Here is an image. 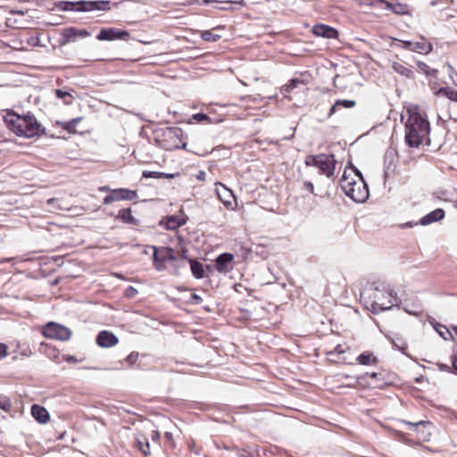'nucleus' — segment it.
<instances>
[{
    "mask_svg": "<svg viewBox=\"0 0 457 457\" xmlns=\"http://www.w3.org/2000/svg\"><path fill=\"white\" fill-rule=\"evenodd\" d=\"M165 140L171 141L170 148H186L187 143L183 138V130L179 127H166L162 129Z\"/></svg>",
    "mask_w": 457,
    "mask_h": 457,
    "instance_id": "obj_9",
    "label": "nucleus"
},
{
    "mask_svg": "<svg viewBox=\"0 0 457 457\" xmlns=\"http://www.w3.org/2000/svg\"><path fill=\"white\" fill-rule=\"evenodd\" d=\"M70 94L68 92H65V91H62V89H56L55 90V96L58 97V98H63L64 96H69Z\"/></svg>",
    "mask_w": 457,
    "mask_h": 457,
    "instance_id": "obj_44",
    "label": "nucleus"
},
{
    "mask_svg": "<svg viewBox=\"0 0 457 457\" xmlns=\"http://www.w3.org/2000/svg\"><path fill=\"white\" fill-rule=\"evenodd\" d=\"M201 37L206 42H217L220 36L213 34L211 30H204L202 32Z\"/></svg>",
    "mask_w": 457,
    "mask_h": 457,
    "instance_id": "obj_35",
    "label": "nucleus"
},
{
    "mask_svg": "<svg viewBox=\"0 0 457 457\" xmlns=\"http://www.w3.org/2000/svg\"><path fill=\"white\" fill-rule=\"evenodd\" d=\"M359 364L361 365H370L377 364L378 358L370 352H363L361 353L356 359Z\"/></svg>",
    "mask_w": 457,
    "mask_h": 457,
    "instance_id": "obj_25",
    "label": "nucleus"
},
{
    "mask_svg": "<svg viewBox=\"0 0 457 457\" xmlns=\"http://www.w3.org/2000/svg\"><path fill=\"white\" fill-rule=\"evenodd\" d=\"M71 361H76V358L74 356H71Z\"/></svg>",
    "mask_w": 457,
    "mask_h": 457,
    "instance_id": "obj_58",
    "label": "nucleus"
},
{
    "mask_svg": "<svg viewBox=\"0 0 457 457\" xmlns=\"http://www.w3.org/2000/svg\"><path fill=\"white\" fill-rule=\"evenodd\" d=\"M453 328L455 331V333L457 334V326L453 327Z\"/></svg>",
    "mask_w": 457,
    "mask_h": 457,
    "instance_id": "obj_59",
    "label": "nucleus"
},
{
    "mask_svg": "<svg viewBox=\"0 0 457 457\" xmlns=\"http://www.w3.org/2000/svg\"><path fill=\"white\" fill-rule=\"evenodd\" d=\"M440 370L449 371L450 367L446 364H438Z\"/></svg>",
    "mask_w": 457,
    "mask_h": 457,
    "instance_id": "obj_51",
    "label": "nucleus"
},
{
    "mask_svg": "<svg viewBox=\"0 0 457 457\" xmlns=\"http://www.w3.org/2000/svg\"><path fill=\"white\" fill-rule=\"evenodd\" d=\"M335 352H337V353H345L344 349L342 348V346L340 345H337L335 347Z\"/></svg>",
    "mask_w": 457,
    "mask_h": 457,
    "instance_id": "obj_52",
    "label": "nucleus"
},
{
    "mask_svg": "<svg viewBox=\"0 0 457 457\" xmlns=\"http://www.w3.org/2000/svg\"><path fill=\"white\" fill-rule=\"evenodd\" d=\"M345 377L346 378H352V377H351V376H349V375H345Z\"/></svg>",
    "mask_w": 457,
    "mask_h": 457,
    "instance_id": "obj_61",
    "label": "nucleus"
},
{
    "mask_svg": "<svg viewBox=\"0 0 457 457\" xmlns=\"http://www.w3.org/2000/svg\"><path fill=\"white\" fill-rule=\"evenodd\" d=\"M393 345L395 347L402 351H404L407 348V345L405 343H402V345H400L399 343H397L395 340H393Z\"/></svg>",
    "mask_w": 457,
    "mask_h": 457,
    "instance_id": "obj_46",
    "label": "nucleus"
},
{
    "mask_svg": "<svg viewBox=\"0 0 457 457\" xmlns=\"http://www.w3.org/2000/svg\"><path fill=\"white\" fill-rule=\"evenodd\" d=\"M303 187L304 188H306L307 190H309L311 193H313L314 191V187H313V184L310 181H305L303 183Z\"/></svg>",
    "mask_w": 457,
    "mask_h": 457,
    "instance_id": "obj_45",
    "label": "nucleus"
},
{
    "mask_svg": "<svg viewBox=\"0 0 457 457\" xmlns=\"http://www.w3.org/2000/svg\"><path fill=\"white\" fill-rule=\"evenodd\" d=\"M138 353L137 352H132L130 354H129L126 358V362L129 363V366L133 365L138 359Z\"/></svg>",
    "mask_w": 457,
    "mask_h": 457,
    "instance_id": "obj_41",
    "label": "nucleus"
},
{
    "mask_svg": "<svg viewBox=\"0 0 457 457\" xmlns=\"http://www.w3.org/2000/svg\"><path fill=\"white\" fill-rule=\"evenodd\" d=\"M96 38L99 41H113L118 39L128 41L130 38V35L128 30L116 28H103L97 34Z\"/></svg>",
    "mask_w": 457,
    "mask_h": 457,
    "instance_id": "obj_10",
    "label": "nucleus"
},
{
    "mask_svg": "<svg viewBox=\"0 0 457 457\" xmlns=\"http://www.w3.org/2000/svg\"><path fill=\"white\" fill-rule=\"evenodd\" d=\"M117 217L125 223L133 225L138 224V220L132 216L131 210L129 208L120 210Z\"/></svg>",
    "mask_w": 457,
    "mask_h": 457,
    "instance_id": "obj_27",
    "label": "nucleus"
},
{
    "mask_svg": "<svg viewBox=\"0 0 457 457\" xmlns=\"http://www.w3.org/2000/svg\"><path fill=\"white\" fill-rule=\"evenodd\" d=\"M186 223V220L184 218H179L178 216L172 215L167 219L166 228L170 230H174L179 227L184 225Z\"/></svg>",
    "mask_w": 457,
    "mask_h": 457,
    "instance_id": "obj_28",
    "label": "nucleus"
},
{
    "mask_svg": "<svg viewBox=\"0 0 457 457\" xmlns=\"http://www.w3.org/2000/svg\"><path fill=\"white\" fill-rule=\"evenodd\" d=\"M224 4H226L224 7H222L221 9H224V10H228V9H234L235 7H233L232 5L235 4L237 5V9L242 7L245 5V1L244 0H239V1H228V2H224Z\"/></svg>",
    "mask_w": 457,
    "mask_h": 457,
    "instance_id": "obj_38",
    "label": "nucleus"
},
{
    "mask_svg": "<svg viewBox=\"0 0 457 457\" xmlns=\"http://www.w3.org/2000/svg\"><path fill=\"white\" fill-rule=\"evenodd\" d=\"M234 259L233 254L224 253L220 254L215 260V268L220 273H227L230 271L233 267L231 262Z\"/></svg>",
    "mask_w": 457,
    "mask_h": 457,
    "instance_id": "obj_17",
    "label": "nucleus"
},
{
    "mask_svg": "<svg viewBox=\"0 0 457 457\" xmlns=\"http://www.w3.org/2000/svg\"><path fill=\"white\" fill-rule=\"evenodd\" d=\"M381 377H382L381 373H377V372H370H370H366V373H364V374L355 378V381L357 383H360V384H361L362 382L368 383L367 378H370L372 379H375L378 382H382L383 378Z\"/></svg>",
    "mask_w": 457,
    "mask_h": 457,
    "instance_id": "obj_30",
    "label": "nucleus"
},
{
    "mask_svg": "<svg viewBox=\"0 0 457 457\" xmlns=\"http://www.w3.org/2000/svg\"><path fill=\"white\" fill-rule=\"evenodd\" d=\"M445 211L441 208H437V209L430 212L427 215L423 216L420 220L419 224H420L422 226L429 225L433 222H436V221L443 220L445 218Z\"/></svg>",
    "mask_w": 457,
    "mask_h": 457,
    "instance_id": "obj_19",
    "label": "nucleus"
},
{
    "mask_svg": "<svg viewBox=\"0 0 457 457\" xmlns=\"http://www.w3.org/2000/svg\"><path fill=\"white\" fill-rule=\"evenodd\" d=\"M356 105V101L354 100H341V99H338L335 102V104L331 106L329 112H328V117H331L334 113L337 112V109L339 107H344V108H353Z\"/></svg>",
    "mask_w": 457,
    "mask_h": 457,
    "instance_id": "obj_24",
    "label": "nucleus"
},
{
    "mask_svg": "<svg viewBox=\"0 0 457 457\" xmlns=\"http://www.w3.org/2000/svg\"><path fill=\"white\" fill-rule=\"evenodd\" d=\"M409 118L405 123V142L410 147H419L430 131L428 120L417 111L408 110Z\"/></svg>",
    "mask_w": 457,
    "mask_h": 457,
    "instance_id": "obj_2",
    "label": "nucleus"
},
{
    "mask_svg": "<svg viewBox=\"0 0 457 457\" xmlns=\"http://www.w3.org/2000/svg\"><path fill=\"white\" fill-rule=\"evenodd\" d=\"M417 67L420 71L425 73L426 75H436L437 72L436 70L430 69L429 66L424 62H418Z\"/></svg>",
    "mask_w": 457,
    "mask_h": 457,
    "instance_id": "obj_36",
    "label": "nucleus"
},
{
    "mask_svg": "<svg viewBox=\"0 0 457 457\" xmlns=\"http://www.w3.org/2000/svg\"><path fill=\"white\" fill-rule=\"evenodd\" d=\"M82 118H74L69 121L62 123V128L70 133L76 131L77 125L80 122Z\"/></svg>",
    "mask_w": 457,
    "mask_h": 457,
    "instance_id": "obj_33",
    "label": "nucleus"
},
{
    "mask_svg": "<svg viewBox=\"0 0 457 457\" xmlns=\"http://www.w3.org/2000/svg\"><path fill=\"white\" fill-rule=\"evenodd\" d=\"M159 438H160V433L158 431H155V430L153 431V433H152V440L153 441H157V440H159Z\"/></svg>",
    "mask_w": 457,
    "mask_h": 457,
    "instance_id": "obj_49",
    "label": "nucleus"
},
{
    "mask_svg": "<svg viewBox=\"0 0 457 457\" xmlns=\"http://www.w3.org/2000/svg\"><path fill=\"white\" fill-rule=\"evenodd\" d=\"M434 328L443 339L448 340L450 338H453L451 332L445 325H442L440 323H435Z\"/></svg>",
    "mask_w": 457,
    "mask_h": 457,
    "instance_id": "obj_31",
    "label": "nucleus"
},
{
    "mask_svg": "<svg viewBox=\"0 0 457 457\" xmlns=\"http://www.w3.org/2000/svg\"><path fill=\"white\" fill-rule=\"evenodd\" d=\"M457 357L453 358V369L454 370V372L457 373Z\"/></svg>",
    "mask_w": 457,
    "mask_h": 457,
    "instance_id": "obj_53",
    "label": "nucleus"
},
{
    "mask_svg": "<svg viewBox=\"0 0 457 457\" xmlns=\"http://www.w3.org/2000/svg\"><path fill=\"white\" fill-rule=\"evenodd\" d=\"M312 33L317 37H322L325 38H337L338 32L333 27L326 24H316L312 27Z\"/></svg>",
    "mask_w": 457,
    "mask_h": 457,
    "instance_id": "obj_18",
    "label": "nucleus"
},
{
    "mask_svg": "<svg viewBox=\"0 0 457 457\" xmlns=\"http://www.w3.org/2000/svg\"><path fill=\"white\" fill-rule=\"evenodd\" d=\"M366 307L374 314L390 310L396 303V294L388 288L366 290L361 295Z\"/></svg>",
    "mask_w": 457,
    "mask_h": 457,
    "instance_id": "obj_3",
    "label": "nucleus"
},
{
    "mask_svg": "<svg viewBox=\"0 0 457 457\" xmlns=\"http://www.w3.org/2000/svg\"><path fill=\"white\" fill-rule=\"evenodd\" d=\"M91 34L85 29H77L75 27H68L62 29L61 33L60 44L62 46L75 42L79 37H87Z\"/></svg>",
    "mask_w": 457,
    "mask_h": 457,
    "instance_id": "obj_11",
    "label": "nucleus"
},
{
    "mask_svg": "<svg viewBox=\"0 0 457 457\" xmlns=\"http://www.w3.org/2000/svg\"><path fill=\"white\" fill-rule=\"evenodd\" d=\"M203 301L202 297L196 294H193L190 296V303L195 304H199Z\"/></svg>",
    "mask_w": 457,
    "mask_h": 457,
    "instance_id": "obj_43",
    "label": "nucleus"
},
{
    "mask_svg": "<svg viewBox=\"0 0 457 457\" xmlns=\"http://www.w3.org/2000/svg\"><path fill=\"white\" fill-rule=\"evenodd\" d=\"M137 196V191L119 188L112 190L110 195L104 198V204H110L115 201L134 200Z\"/></svg>",
    "mask_w": 457,
    "mask_h": 457,
    "instance_id": "obj_13",
    "label": "nucleus"
},
{
    "mask_svg": "<svg viewBox=\"0 0 457 457\" xmlns=\"http://www.w3.org/2000/svg\"><path fill=\"white\" fill-rule=\"evenodd\" d=\"M216 186V193L219 199L223 203V204L227 208H230L232 206V200L235 198L232 190L228 188L221 182L215 183Z\"/></svg>",
    "mask_w": 457,
    "mask_h": 457,
    "instance_id": "obj_16",
    "label": "nucleus"
},
{
    "mask_svg": "<svg viewBox=\"0 0 457 457\" xmlns=\"http://www.w3.org/2000/svg\"><path fill=\"white\" fill-rule=\"evenodd\" d=\"M4 121L19 137H33L45 134V128L33 114L19 115L12 112L7 113Z\"/></svg>",
    "mask_w": 457,
    "mask_h": 457,
    "instance_id": "obj_1",
    "label": "nucleus"
},
{
    "mask_svg": "<svg viewBox=\"0 0 457 457\" xmlns=\"http://www.w3.org/2000/svg\"><path fill=\"white\" fill-rule=\"evenodd\" d=\"M392 68L396 73L406 79H414V73L411 66H408L403 62H394Z\"/></svg>",
    "mask_w": 457,
    "mask_h": 457,
    "instance_id": "obj_22",
    "label": "nucleus"
},
{
    "mask_svg": "<svg viewBox=\"0 0 457 457\" xmlns=\"http://www.w3.org/2000/svg\"><path fill=\"white\" fill-rule=\"evenodd\" d=\"M31 415L37 421L41 424L46 423L50 419V415L47 410L45 407L37 404L32 405Z\"/></svg>",
    "mask_w": 457,
    "mask_h": 457,
    "instance_id": "obj_21",
    "label": "nucleus"
},
{
    "mask_svg": "<svg viewBox=\"0 0 457 457\" xmlns=\"http://www.w3.org/2000/svg\"><path fill=\"white\" fill-rule=\"evenodd\" d=\"M204 4H208L209 0H203Z\"/></svg>",
    "mask_w": 457,
    "mask_h": 457,
    "instance_id": "obj_62",
    "label": "nucleus"
},
{
    "mask_svg": "<svg viewBox=\"0 0 457 457\" xmlns=\"http://www.w3.org/2000/svg\"><path fill=\"white\" fill-rule=\"evenodd\" d=\"M111 2L104 0L97 1H61L56 4V6L61 11L71 12H91V11H107L110 9Z\"/></svg>",
    "mask_w": 457,
    "mask_h": 457,
    "instance_id": "obj_5",
    "label": "nucleus"
},
{
    "mask_svg": "<svg viewBox=\"0 0 457 457\" xmlns=\"http://www.w3.org/2000/svg\"><path fill=\"white\" fill-rule=\"evenodd\" d=\"M183 258L189 262L191 272L195 278L201 279L204 277V268L202 262L195 259L187 258L186 251H183Z\"/></svg>",
    "mask_w": 457,
    "mask_h": 457,
    "instance_id": "obj_20",
    "label": "nucleus"
},
{
    "mask_svg": "<svg viewBox=\"0 0 457 457\" xmlns=\"http://www.w3.org/2000/svg\"><path fill=\"white\" fill-rule=\"evenodd\" d=\"M192 119H194L197 122H211V118L207 114L202 112L194 114L192 116Z\"/></svg>",
    "mask_w": 457,
    "mask_h": 457,
    "instance_id": "obj_39",
    "label": "nucleus"
},
{
    "mask_svg": "<svg viewBox=\"0 0 457 457\" xmlns=\"http://www.w3.org/2000/svg\"><path fill=\"white\" fill-rule=\"evenodd\" d=\"M403 422H404V424H406L408 426V428L411 430H414V431H418L420 427L425 428L427 426H430V422L427 421V420H419L416 422H411V421H403Z\"/></svg>",
    "mask_w": 457,
    "mask_h": 457,
    "instance_id": "obj_34",
    "label": "nucleus"
},
{
    "mask_svg": "<svg viewBox=\"0 0 457 457\" xmlns=\"http://www.w3.org/2000/svg\"><path fill=\"white\" fill-rule=\"evenodd\" d=\"M119 339L115 334L108 330H102L96 336V344L102 348H109L116 345Z\"/></svg>",
    "mask_w": 457,
    "mask_h": 457,
    "instance_id": "obj_15",
    "label": "nucleus"
},
{
    "mask_svg": "<svg viewBox=\"0 0 457 457\" xmlns=\"http://www.w3.org/2000/svg\"><path fill=\"white\" fill-rule=\"evenodd\" d=\"M304 84L305 82L303 79L299 78H294L291 79L286 85L281 87L280 92L283 96H287V95L290 94L293 89L298 87L299 85Z\"/></svg>",
    "mask_w": 457,
    "mask_h": 457,
    "instance_id": "obj_23",
    "label": "nucleus"
},
{
    "mask_svg": "<svg viewBox=\"0 0 457 457\" xmlns=\"http://www.w3.org/2000/svg\"><path fill=\"white\" fill-rule=\"evenodd\" d=\"M449 68V76L453 78V74H455L457 76V72L454 71L453 67L451 64H447Z\"/></svg>",
    "mask_w": 457,
    "mask_h": 457,
    "instance_id": "obj_50",
    "label": "nucleus"
},
{
    "mask_svg": "<svg viewBox=\"0 0 457 457\" xmlns=\"http://www.w3.org/2000/svg\"><path fill=\"white\" fill-rule=\"evenodd\" d=\"M164 436L168 440H170L172 438V433L170 432H165Z\"/></svg>",
    "mask_w": 457,
    "mask_h": 457,
    "instance_id": "obj_55",
    "label": "nucleus"
},
{
    "mask_svg": "<svg viewBox=\"0 0 457 457\" xmlns=\"http://www.w3.org/2000/svg\"><path fill=\"white\" fill-rule=\"evenodd\" d=\"M0 409L7 412L11 411L12 403L8 397H0Z\"/></svg>",
    "mask_w": 457,
    "mask_h": 457,
    "instance_id": "obj_37",
    "label": "nucleus"
},
{
    "mask_svg": "<svg viewBox=\"0 0 457 457\" xmlns=\"http://www.w3.org/2000/svg\"><path fill=\"white\" fill-rule=\"evenodd\" d=\"M55 202H57V199H55V198H50L47 200V204L49 205H53Z\"/></svg>",
    "mask_w": 457,
    "mask_h": 457,
    "instance_id": "obj_54",
    "label": "nucleus"
},
{
    "mask_svg": "<svg viewBox=\"0 0 457 457\" xmlns=\"http://www.w3.org/2000/svg\"><path fill=\"white\" fill-rule=\"evenodd\" d=\"M12 260V258L1 259L0 260V263L8 262H11Z\"/></svg>",
    "mask_w": 457,
    "mask_h": 457,
    "instance_id": "obj_56",
    "label": "nucleus"
},
{
    "mask_svg": "<svg viewBox=\"0 0 457 457\" xmlns=\"http://www.w3.org/2000/svg\"><path fill=\"white\" fill-rule=\"evenodd\" d=\"M206 173L204 170H199L198 174L196 175V179L200 181H204L205 179Z\"/></svg>",
    "mask_w": 457,
    "mask_h": 457,
    "instance_id": "obj_48",
    "label": "nucleus"
},
{
    "mask_svg": "<svg viewBox=\"0 0 457 457\" xmlns=\"http://www.w3.org/2000/svg\"><path fill=\"white\" fill-rule=\"evenodd\" d=\"M421 42L402 41V48L420 54H428L432 51L433 46L429 42H424L425 38L421 37Z\"/></svg>",
    "mask_w": 457,
    "mask_h": 457,
    "instance_id": "obj_14",
    "label": "nucleus"
},
{
    "mask_svg": "<svg viewBox=\"0 0 457 457\" xmlns=\"http://www.w3.org/2000/svg\"><path fill=\"white\" fill-rule=\"evenodd\" d=\"M8 354V347L6 345L0 343V360L6 357Z\"/></svg>",
    "mask_w": 457,
    "mask_h": 457,
    "instance_id": "obj_42",
    "label": "nucleus"
},
{
    "mask_svg": "<svg viewBox=\"0 0 457 457\" xmlns=\"http://www.w3.org/2000/svg\"><path fill=\"white\" fill-rule=\"evenodd\" d=\"M374 386L381 387V385L380 384H376V385H374Z\"/></svg>",
    "mask_w": 457,
    "mask_h": 457,
    "instance_id": "obj_60",
    "label": "nucleus"
},
{
    "mask_svg": "<svg viewBox=\"0 0 457 457\" xmlns=\"http://www.w3.org/2000/svg\"><path fill=\"white\" fill-rule=\"evenodd\" d=\"M99 190H100V191H107V190H109V188H108V187H101L99 188Z\"/></svg>",
    "mask_w": 457,
    "mask_h": 457,
    "instance_id": "obj_57",
    "label": "nucleus"
},
{
    "mask_svg": "<svg viewBox=\"0 0 457 457\" xmlns=\"http://www.w3.org/2000/svg\"><path fill=\"white\" fill-rule=\"evenodd\" d=\"M154 250L153 260H154V267L158 271H162L166 269V262L168 261H176L177 256L175 252L170 247H156L151 246Z\"/></svg>",
    "mask_w": 457,
    "mask_h": 457,
    "instance_id": "obj_8",
    "label": "nucleus"
},
{
    "mask_svg": "<svg viewBox=\"0 0 457 457\" xmlns=\"http://www.w3.org/2000/svg\"><path fill=\"white\" fill-rule=\"evenodd\" d=\"M370 4L381 9L390 10L398 15L409 13V6L406 4L392 3L386 0H370Z\"/></svg>",
    "mask_w": 457,
    "mask_h": 457,
    "instance_id": "obj_12",
    "label": "nucleus"
},
{
    "mask_svg": "<svg viewBox=\"0 0 457 457\" xmlns=\"http://www.w3.org/2000/svg\"><path fill=\"white\" fill-rule=\"evenodd\" d=\"M179 173H164L161 171H150L144 170L142 177L145 179H173L178 176Z\"/></svg>",
    "mask_w": 457,
    "mask_h": 457,
    "instance_id": "obj_26",
    "label": "nucleus"
},
{
    "mask_svg": "<svg viewBox=\"0 0 457 457\" xmlns=\"http://www.w3.org/2000/svg\"><path fill=\"white\" fill-rule=\"evenodd\" d=\"M418 223L419 222H412V221L405 222V223L401 224V228H412V227L416 226Z\"/></svg>",
    "mask_w": 457,
    "mask_h": 457,
    "instance_id": "obj_47",
    "label": "nucleus"
},
{
    "mask_svg": "<svg viewBox=\"0 0 457 457\" xmlns=\"http://www.w3.org/2000/svg\"><path fill=\"white\" fill-rule=\"evenodd\" d=\"M355 172L360 178L359 182L349 180L345 171L340 179V187L344 193L353 201L356 203H364L369 197L368 186L360 170H356Z\"/></svg>",
    "mask_w": 457,
    "mask_h": 457,
    "instance_id": "obj_4",
    "label": "nucleus"
},
{
    "mask_svg": "<svg viewBox=\"0 0 457 457\" xmlns=\"http://www.w3.org/2000/svg\"><path fill=\"white\" fill-rule=\"evenodd\" d=\"M137 449L145 456L150 454V444L147 438L144 437L143 440H137Z\"/></svg>",
    "mask_w": 457,
    "mask_h": 457,
    "instance_id": "obj_32",
    "label": "nucleus"
},
{
    "mask_svg": "<svg viewBox=\"0 0 457 457\" xmlns=\"http://www.w3.org/2000/svg\"><path fill=\"white\" fill-rule=\"evenodd\" d=\"M137 293L138 291L137 288H135L132 286H129L126 288L124 295L127 298H133L137 295Z\"/></svg>",
    "mask_w": 457,
    "mask_h": 457,
    "instance_id": "obj_40",
    "label": "nucleus"
},
{
    "mask_svg": "<svg viewBox=\"0 0 457 457\" xmlns=\"http://www.w3.org/2000/svg\"><path fill=\"white\" fill-rule=\"evenodd\" d=\"M42 334L46 338L67 341L71 336V331L65 326L51 321L43 327Z\"/></svg>",
    "mask_w": 457,
    "mask_h": 457,
    "instance_id": "obj_7",
    "label": "nucleus"
},
{
    "mask_svg": "<svg viewBox=\"0 0 457 457\" xmlns=\"http://www.w3.org/2000/svg\"><path fill=\"white\" fill-rule=\"evenodd\" d=\"M306 166H315L321 174L328 178L334 175L336 168V160L333 154H320L317 155H308L304 162Z\"/></svg>",
    "mask_w": 457,
    "mask_h": 457,
    "instance_id": "obj_6",
    "label": "nucleus"
},
{
    "mask_svg": "<svg viewBox=\"0 0 457 457\" xmlns=\"http://www.w3.org/2000/svg\"><path fill=\"white\" fill-rule=\"evenodd\" d=\"M436 96H445L448 99L457 103V90L453 87H440L436 93Z\"/></svg>",
    "mask_w": 457,
    "mask_h": 457,
    "instance_id": "obj_29",
    "label": "nucleus"
}]
</instances>
